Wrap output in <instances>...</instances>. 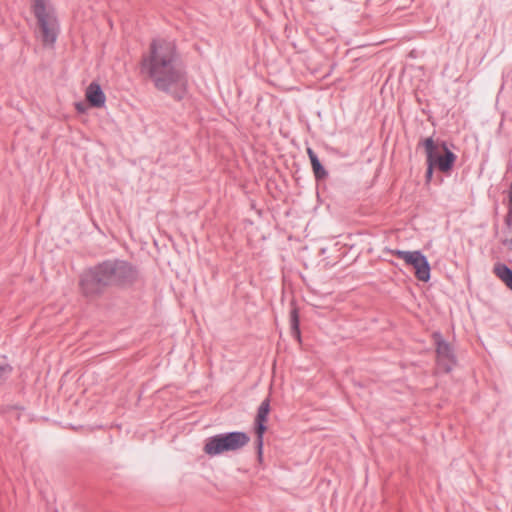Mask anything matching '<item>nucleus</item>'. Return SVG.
I'll list each match as a JSON object with an SVG mask.
<instances>
[{
    "label": "nucleus",
    "instance_id": "obj_1",
    "mask_svg": "<svg viewBox=\"0 0 512 512\" xmlns=\"http://www.w3.org/2000/svg\"><path fill=\"white\" fill-rule=\"evenodd\" d=\"M140 73L176 101L187 93V74L174 41L153 39L140 61Z\"/></svg>",
    "mask_w": 512,
    "mask_h": 512
},
{
    "label": "nucleus",
    "instance_id": "obj_2",
    "mask_svg": "<svg viewBox=\"0 0 512 512\" xmlns=\"http://www.w3.org/2000/svg\"><path fill=\"white\" fill-rule=\"evenodd\" d=\"M138 278L137 269L128 261L105 260L83 271L79 279L80 293L93 300L102 296L108 287L125 288Z\"/></svg>",
    "mask_w": 512,
    "mask_h": 512
},
{
    "label": "nucleus",
    "instance_id": "obj_3",
    "mask_svg": "<svg viewBox=\"0 0 512 512\" xmlns=\"http://www.w3.org/2000/svg\"><path fill=\"white\" fill-rule=\"evenodd\" d=\"M32 11L37 20L40 38L44 46L53 47L60 33L55 9L48 0H33Z\"/></svg>",
    "mask_w": 512,
    "mask_h": 512
},
{
    "label": "nucleus",
    "instance_id": "obj_4",
    "mask_svg": "<svg viewBox=\"0 0 512 512\" xmlns=\"http://www.w3.org/2000/svg\"><path fill=\"white\" fill-rule=\"evenodd\" d=\"M250 437L241 431L217 434L206 439L203 451L209 456L237 451L246 446Z\"/></svg>",
    "mask_w": 512,
    "mask_h": 512
},
{
    "label": "nucleus",
    "instance_id": "obj_5",
    "mask_svg": "<svg viewBox=\"0 0 512 512\" xmlns=\"http://www.w3.org/2000/svg\"><path fill=\"white\" fill-rule=\"evenodd\" d=\"M422 145L426 152V162L431 163L440 172L450 174L457 156L448 148L446 142L434 141L429 137L422 142Z\"/></svg>",
    "mask_w": 512,
    "mask_h": 512
},
{
    "label": "nucleus",
    "instance_id": "obj_6",
    "mask_svg": "<svg viewBox=\"0 0 512 512\" xmlns=\"http://www.w3.org/2000/svg\"><path fill=\"white\" fill-rule=\"evenodd\" d=\"M432 338L436 345L437 363L444 372L448 373L456 365L454 349L440 332H434Z\"/></svg>",
    "mask_w": 512,
    "mask_h": 512
},
{
    "label": "nucleus",
    "instance_id": "obj_7",
    "mask_svg": "<svg viewBox=\"0 0 512 512\" xmlns=\"http://www.w3.org/2000/svg\"><path fill=\"white\" fill-rule=\"evenodd\" d=\"M270 411V399L267 397L262 401L257 410V415L255 418V433H256V448L259 459L262 458V449H263V435L267 429L265 423L267 421V417Z\"/></svg>",
    "mask_w": 512,
    "mask_h": 512
},
{
    "label": "nucleus",
    "instance_id": "obj_8",
    "mask_svg": "<svg viewBox=\"0 0 512 512\" xmlns=\"http://www.w3.org/2000/svg\"><path fill=\"white\" fill-rule=\"evenodd\" d=\"M404 262L415 270V277L423 282L430 279V264L420 251H409Z\"/></svg>",
    "mask_w": 512,
    "mask_h": 512
},
{
    "label": "nucleus",
    "instance_id": "obj_9",
    "mask_svg": "<svg viewBox=\"0 0 512 512\" xmlns=\"http://www.w3.org/2000/svg\"><path fill=\"white\" fill-rule=\"evenodd\" d=\"M86 99L92 107H103L106 101L104 92L96 82L90 83L86 89Z\"/></svg>",
    "mask_w": 512,
    "mask_h": 512
},
{
    "label": "nucleus",
    "instance_id": "obj_10",
    "mask_svg": "<svg viewBox=\"0 0 512 512\" xmlns=\"http://www.w3.org/2000/svg\"><path fill=\"white\" fill-rule=\"evenodd\" d=\"M307 154L311 162L312 170L314 173V176L316 180H323L328 176V172L325 170V168L322 166L320 160L318 159V156L313 151L312 148H307Z\"/></svg>",
    "mask_w": 512,
    "mask_h": 512
},
{
    "label": "nucleus",
    "instance_id": "obj_11",
    "mask_svg": "<svg viewBox=\"0 0 512 512\" xmlns=\"http://www.w3.org/2000/svg\"><path fill=\"white\" fill-rule=\"evenodd\" d=\"M494 274L512 290V269L504 263H496L493 267Z\"/></svg>",
    "mask_w": 512,
    "mask_h": 512
},
{
    "label": "nucleus",
    "instance_id": "obj_12",
    "mask_svg": "<svg viewBox=\"0 0 512 512\" xmlns=\"http://www.w3.org/2000/svg\"><path fill=\"white\" fill-rule=\"evenodd\" d=\"M290 324L292 335L300 339L299 315L296 308L292 309L290 312Z\"/></svg>",
    "mask_w": 512,
    "mask_h": 512
},
{
    "label": "nucleus",
    "instance_id": "obj_13",
    "mask_svg": "<svg viewBox=\"0 0 512 512\" xmlns=\"http://www.w3.org/2000/svg\"><path fill=\"white\" fill-rule=\"evenodd\" d=\"M11 372L12 367L9 364L5 362L0 363V379L7 378Z\"/></svg>",
    "mask_w": 512,
    "mask_h": 512
},
{
    "label": "nucleus",
    "instance_id": "obj_14",
    "mask_svg": "<svg viewBox=\"0 0 512 512\" xmlns=\"http://www.w3.org/2000/svg\"><path fill=\"white\" fill-rule=\"evenodd\" d=\"M436 169L431 163H427V170L425 174L426 182H430L433 176V170Z\"/></svg>",
    "mask_w": 512,
    "mask_h": 512
},
{
    "label": "nucleus",
    "instance_id": "obj_15",
    "mask_svg": "<svg viewBox=\"0 0 512 512\" xmlns=\"http://www.w3.org/2000/svg\"><path fill=\"white\" fill-rule=\"evenodd\" d=\"M409 251H403V250H389V253H391L392 255H395L396 257L404 260L405 257L407 256Z\"/></svg>",
    "mask_w": 512,
    "mask_h": 512
},
{
    "label": "nucleus",
    "instance_id": "obj_16",
    "mask_svg": "<svg viewBox=\"0 0 512 512\" xmlns=\"http://www.w3.org/2000/svg\"><path fill=\"white\" fill-rule=\"evenodd\" d=\"M505 224L508 227L512 226V204H509L508 212H507V215L505 217Z\"/></svg>",
    "mask_w": 512,
    "mask_h": 512
},
{
    "label": "nucleus",
    "instance_id": "obj_17",
    "mask_svg": "<svg viewBox=\"0 0 512 512\" xmlns=\"http://www.w3.org/2000/svg\"><path fill=\"white\" fill-rule=\"evenodd\" d=\"M76 109H77L78 112H84L85 111L84 104L83 103H76Z\"/></svg>",
    "mask_w": 512,
    "mask_h": 512
},
{
    "label": "nucleus",
    "instance_id": "obj_18",
    "mask_svg": "<svg viewBox=\"0 0 512 512\" xmlns=\"http://www.w3.org/2000/svg\"><path fill=\"white\" fill-rule=\"evenodd\" d=\"M508 199H509V204H512V181H511V184L509 187Z\"/></svg>",
    "mask_w": 512,
    "mask_h": 512
}]
</instances>
